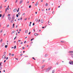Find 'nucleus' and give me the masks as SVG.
<instances>
[{"mask_svg":"<svg viewBox=\"0 0 73 73\" xmlns=\"http://www.w3.org/2000/svg\"><path fill=\"white\" fill-rule=\"evenodd\" d=\"M51 68H52V67H48L47 69L46 70V72H48V71H49V70H50Z\"/></svg>","mask_w":73,"mask_h":73,"instance_id":"nucleus-1","label":"nucleus"},{"mask_svg":"<svg viewBox=\"0 0 73 73\" xmlns=\"http://www.w3.org/2000/svg\"><path fill=\"white\" fill-rule=\"evenodd\" d=\"M23 2V0H21L19 2V4H21Z\"/></svg>","mask_w":73,"mask_h":73,"instance_id":"nucleus-2","label":"nucleus"},{"mask_svg":"<svg viewBox=\"0 0 73 73\" xmlns=\"http://www.w3.org/2000/svg\"><path fill=\"white\" fill-rule=\"evenodd\" d=\"M70 63V64H73V61H70V63Z\"/></svg>","mask_w":73,"mask_h":73,"instance_id":"nucleus-3","label":"nucleus"},{"mask_svg":"<svg viewBox=\"0 0 73 73\" xmlns=\"http://www.w3.org/2000/svg\"><path fill=\"white\" fill-rule=\"evenodd\" d=\"M16 11H17V9H14L13 11V12H16Z\"/></svg>","mask_w":73,"mask_h":73,"instance_id":"nucleus-4","label":"nucleus"},{"mask_svg":"<svg viewBox=\"0 0 73 73\" xmlns=\"http://www.w3.org/2000/svg\"><path fill=\"white\" fill-rule=\"evenodd\" d=\"M37 5H38V2H36V4H35V6H37Z\"/></svg>","mask_w":73,"mask_h":73,"instance_id":"nucleus-5","label":"nucleus"},{"mask_svg":"<svg viewBox=\"0 0 73 73\" xmlns=\"http://www.w3.org/2000/svg\"><path fill=\"white\" fill-rule=\"evenodd\" d=\"M5 57V55H4L2 56V58H4Z\"/></svg>","mask_w":73,"mask_h":73,"instance_id":"nucleus-6","label":"nucleus"},{"mask_svg":"<svg viewBox=\"0 0 73 73\" xmlns=\"http://www.w3.org/2000/svg\"><path fill=\"white\" fill-rule=\"evenodd\" d=\"M43 22H44V20H43V19H41V22L42 23H43Z\"/></svg>","mask_w":73,"mask_h":73,"instance_id":"nucleus-7","label":"nucleus"},{"mask_svg":"<svg viewBox=\"0 0 73 73\" xmlns=\"http://www.w3.org/2000/svg\"><path fill=\"white\" fill-rule=\"evenodd\" d=\"M11 17H8V20H11Z\"/></svg>","mask_w":73,"mask_h":73,"instance_id":"nucleus-8","label":"nucleus"},{"mask_svg":"<svg viewBox=\"0 0 73 73\" xmlns=\"http://www.w3.org/2000/svg\"><path fill=\"white\" fill-rule=\"evenodd\" d=\"M25 33H28V30H26L25 31Z\"/></svg>","mask_w":73,"mask_h":73,"instance_id":"nucleus-9","label":"nucleus"},{"mask_svg":"<svg viewBox=\"0 0 73 73\" xmlns=\"http://www.w3.org/2000/svg\"><path fill=\"white\" fill-rule=\"evenodd\" d=\"M45 66L44 65H43L42 66V69H43V68H44V67Z\"/></svg>","mask_w":73,"mask_h":73,"instance_id":"nucleus-10","label":"nucleus"},{"mask_svg":"<svg viewBox=\"0 0 73 73\" xmlns=\"http://www.w3.org/2000/svg\"><path fill=\"white\" fill-rule=\"evenodd\" d=\"M2 47H3V46H4V45H5V43H3V44H2Z\"/></svg>","mask_w":73,"mask_h":73,"instance_id":"nucleus-11","label":"nucleus"},{"mask_svg":"<svg viewBox=\"0 0 73 73\" xmlns=\"http://www.w3.org/2000/svg\"><path fill=\"white\" fill-rule=\"evenodd\" d=\"M34 35H35V36H37V33H35L34 34Z\"/></svg>","mask_w":73,"mask_h":73,"instance_id":"nucleus-12","label":"nucleus"},{"mask_svg":"<svg viewBox=\"0 0 73 73\" xmlns=\"http://www.w3.org/2000/svg\"><path fill=\"white\" fill-rule=\"evenodd\" d=\"M13 19L11 21V23H13Z\"/></svg>","mask_w":73,"mask_h":73,"instance_id":"nucleus-13","label":"nucleus"},{"mask_svg":"<svg viewBox=\"0 0 73 73\" xmlns=\"http://www.w3.org/2000/svg\"><path fill=\"white\" fill-rule=\"evenodd\" d=\"M12 19L13 20H14V19H15V17H12Z\"/></svg>","mask_w":73,"mask_h":73,"instance_id":"nucleus-14","label":"nucleus"},{"mask_svg":"<svg viewBox=\"0 0 73 73\" xmlns=\"http://www.w3.org/2000/svg\"><path fill=\"white\" fill-rule=\"evenodd\" d=\"M54 72H55V70H54L53 71H52V73H54Z\"/></svg>","mask_w":73,"mask_h":73,"instance_id":"nucleus-15","label":"nucleus"},{"mask_svg":"<svg viewBox=\"0 0 73 73\" xmlns=\"http://www.w3.org/2000/svg\"><path fill=\"white\" fill-rule=\"evenodd\" d=\"M13 28H14V27H15V24L14 23L13 24Z\"/></svg>","mask_w":73,"mask_h":73,"instance_id":"nucleus-16","label":"nucleus"},{"mask_svg":"<svg viewBox=\"0 0 73 73\" xmlns=\"http://www.w3.org/2000/svg\"><path fill=\"white\" fill-rule=\"evenodd\" d=\"M69 53H73V51H69Z\"/></svg>","mask_w":73,"mask_h":73,"instance_id":"nucleus-17","label":"nucleus"},{"mask_svg":"<svg viewBox=\"0 0 73 73\" xmlns=\"http://www.w3.org/2000/svg\"><path fill=\"white\" fill-rule=\"evenodd\" d=\"M48 3H46V7H47V6H48Z\"/></svg>","mask_w":73,"mask_h":73,"instance_id":"nucleus-18","label":"nucleus"},{"mask_svg":"<svg viewBox=\"0 0 73 73\" xmlns=\"http://www.w3.org/2000/svg\"><path fill=\"white\" fill-rule=\"evenodd\" d=\"M18 15L20 16V12L18 13Z\"/></svg>","mask_w":73,"mask_h":73,"instance_id":"nucleus-19","label":"nucleus"},{"mask_svg":"<svg viewBox=\"0 0 73 73\" xmlns=\"http://www.w3.org/2000/svg\"><path fill=\"white\" fill-rule=\"evenodd\" d=\"M2 41H3V39H1L0 40L1 42H2Z\"/></svg>","mask_w":73,"mask_h":73,"instance_id":"nucleus-20","label":"nucleus"},{"mask_svg":"<svg viewBox=\"0 0 73 73\" xmlns=\"http://www.w3.org/2000/svg\"><path fill=\"white\" fill-rule=\"evenodd\" d=\"M7 9L6 8L5 10V12H7Z\"/></svg>","mask_w":73,"mask_h":73,"instance_id":"nucleus-21","label":"nucleus"},{"mask_svg":"<svg viewBox=\"0 0 73 73\" xmlns=\"http://www.w3.org/2000/svg\"><path fill=\"white\" fill-rule=\"evenodd\" d=\"M10 16H11V14H9L7 16H8V17H9Z\"/></svg>","mask_w":73,"mask_h":73,"instance_id":"nucleus-22","label":"nucleus"},{"mask_svg":"<svg viewBox=\"0 0 73 73\" xmlns=\"http://www.w3.org/2000/svg\"><path fill=\"white\" fill-rule=\"evenodd\" d=\"M32 7V6L31 5H29V8H31V7Z\"/></svg>","mask_w":73,"mask_h":73,"instance_id":"nucleus-23","label":"nucleus"},{"mask_svg":"<svg viewBox=\"0 0 73 73\" xmlns=\"http://www.w3.org/2000/svg\"><path fill=\"white\" fill-rule=\"evenodd\" d=\"M16 17H19V15H18V14L16 15Z\"/></svg>","mask_w":73,"mask_h":73,"instance_id":"nucleus-24","label":"nucleus"},{"mask_svg":"<svg viewBox=\"0 0 73 73\" xmlns=\"http://www.w3.org/2000/svg\"><path fill=\"white\" fill-rule=\"evenodd\" d=\"M7 47H8V45H5V48H7Z\"/></svg>","mask_w":73,"mask_h":73,"instance_id":"nucleus-25","label":"nucleus"},{"mask_svg":"<svg viewBox=\"0 0 73 73\" xmlns=\"http://www.w3.org/2000/svg\"><path fill=\"white\" fill-rule=\"evenodd\" d=\"M17 1H18V0H16L15 1V3H17Z\"/></svg>","mask_w":73,"mask_h":73,"instance_id":"nucleus-26","label":"nucleus"},{"mask_svg":"<svg viewBox=\"0 0 73 73\" xmlns=\"http://www.w3.org/2000/svg\"><path fill=\"white\" fill-rule=\"evenodd\" d=\"M2 32H3V30L2 29L1 31H0V33H2Z\"/></svg>","mask_w":73,"mask_h":73,"instance_id":"nucleus-27","label":"nucleus"},{"mask_svg":"<svg viewBox=\"0 0 73 73\" xmlns=\"http://www.w3.org/2000/svg\"><path fill=\"white\" fill-rule=\"evenodd\" d=\"M14 33V32H13V31L11 33V35H12V34H13V33Z\"/></svg>","mask_w":73,"mask_h":73,"instance_id":"nucleus-28","label":"nucleus"},{"mask_svg":"<svg viewBox=\"0 0 73 73\" xmlns=\"http://www.w3.org/2000/svg\"><path fill=\"white\" fill-rule=\"evenodd\" d=\"M38 21V19H36V21L37 22Z\"/></svg>","mask_w":73,"mask_h":73,"instance_id":"nucleus-29","label":"nucleus"},{"mask_svg":"<svg viewBox=\"0 0 73 73\" xmlns=\"http://www.w3.org/2000/svg\"><path fill=\"white\" fill-rule=\"evenodd\" d=\"M47 56H48L47 54H46L45 55V57H47Z\"/></svg>","mask_w":73,"mask_h":73,"instance_id":"nucleus-30","label":"nucleus"},{"mask_svg":"<svg viewBox=\"0 0 73 73\" xmlns=\"http://www.w3.org/2000/svg\"><path fill=\"white\" fill-rule=\"evenodd\" d=\"M7 28H8V27H9V25H8L6 27Z\"/></svg>","mask_w":73,"mask_h":73,"instance_id":"nucleus-31","label":"nucleus"},{"mask_svg":"<svg viewBox=\"0 0 73 73\" xmlns=\"http://www.w3.org/2000/svg\"><path fill=\"white\" fill-rule=\"evenodd\" d=\"M34 40V38H33V39H31V41H32V40Z\"/></svg>","mask_w":73,"mask_h":73,"instance_id":"nucleus-32","label":"nucleus"},{"mask_svg":"<svg viewBox=\"0 0 73 73\" xmlns=\"http://www.w3.org/2000/svg\"><path fill=\"white\" fill-rule=\"evenodd\" d=\"M4 15H3L2 16L3 19V18H4Z\"/></svg>","mask_w":73,"mask_h":73,"instance_id":"nucleus-33","label":"nucleus"},{"mask_svg":"<svg viewBox=\"0 0 73 73\" xmlns=\"http://www.w3.org/2000/svg\"><path fill=\"white\" fill-rule=\"evenodd\" d=\"M16 46H14V49H16Z\"/></svg>","mask_w":73,"mask_h":73,"instance_id":"nucleus-34","label":"nucleus"},{"mask_svg":"<svg viewBox=\"0 0 73 73\" xmlns=\"http://www.w3.org/2000/svg\"><path fill=\"white\" fill-rule=\"evenodd\" d=\"M50 24H51L50 22H49V23H48V25H50Z\"/></svg>","mask_w":73,"mask_h":73,"instance_id":"nucleus-35","label":"nucleus"},{"mask_svg":"<svg viewBox=\"0 0 73 73\" xmlns=\"http://www.w3.org/2000/svg\"><path fill=\"white\" fill-rule=\"evenodd\" d=\"M15 15L13 14V17H15Z\"/></svg>","mask_w":73,"mask_h":73,"instance_id":"nucleus-36","label":"nucleus"},{"mask_svg":"<svg viewBox=\"0 0 73 73\" xmlns=\"http://www.w3.org/2000/svg\"><path fill=\"white\" fill-rule=\"evenodd\" d=\"M33 60H36V59L34 58L33 57Z\"/></svg>","mask_w":73,"mask_h":73,"instance_id":"nucleus-37","label":"nucleus"},{"mask_svg":"<svg viewBox=\"0 0 73 73\" xmlns=\"http://www.w3.org/2000/svg\"><path fill=\"white\" fill-rule=\"evenodd\" d=\"M16 38H17V36H15V38L14 39V40H15V39H16Z\"/></svg>","mask_w":73,"mask_h":73,"instance_id":"nucleus-38","label":"nucleus"},{"mask_svg":"<svg viewBox=\"0 0 73 73\" xmlns=\"http://www.w3.org/2000/svg\"><path fill=\"white\" fill-rule=\"evenodd\" d=\"M2 69V67H0V70H1V69Z\"/></svg>","mask_w":73,"mask_h":73,"instance_id":"nucleus-39","label":"nucleus"},{"mask_svg":"<svg viewBox=\"0 0 73 73\" xmlns=\"http://www.w3.org/2000/svg\"><path fill=\"white\" fill-rule=\"evenodd\" d=\"M45 61V60H42V62H44Z\"/></svg>","mask_w":73,"mask_h":73,"instance_id":"nucleus-40","label":"nucleus"},{"mask_svg":"<svg viewBox=\"0 0 73 73\" xmlns=\"http://www.w3.org/2000/svg\"><path fill=\"white\" fill-rule=\"evenodd\" d=\"M60 42H63V43L64 42V41H60Z\"/></svg>","mask_w":73,"mask_h":73,"instance_id":"nucleus-41","label":"nucleus"},{"mask_svg":"<svg viewBox=\"0 0 73 73\" xmlns=\"http://www.w3.org/2000/svg\"><path fill=\"white\" fill-rule=\"evenodd\" d=\"M33 26L34 25H35V23H33Z\"/></svg>","mask_w":73,"mask_h":73,"instance_id":"nucleus-42","label":"nucleus"},{"mask_svg":"<svg viewBox=\"0 0 73 73\" xmlns=\"http://www.w3.org/2000/svg\"><path fill=\"white\" fill-rule=\"evenodd\" d=\"M31 33V32H29V35H30Z\"/></svg>","mask_w":73,"mask_h":73,"instance_id":"nucleus-43","label":"nucleus"},{"mask_svg":"<svg viewBox=\"0 0 73 73\" xmlns=\"http://www.w3.org/2000/svg\"><path fill=\"white\" fill-rule=\"evenodd\" d=\"M11 56H14V54H12L11 55Z\"/></svg>","mask_w":73,"mask_h":73,"instance_id":"nucleus-44","label":"nucleus"},{"mask_svg":"<svg viewBox=\"0 0 73 73\" xmlns=\"http://www.w3.org/2000/svg\"><path fill=\"white\" fill-rule=\"evenodd\" d=\"M25 48V47H23L22 48L23 49H24Z\"/></svg>","mask_w":73,"mask_h":73,"instance_id":"nucleus-45","label":"nucleus"},{"mask_svg":"<svg viewBox=\"0 0 73 73\" xmlns=\"http://www.w3.org/2000/svg\"><path fill=\"white\" fill-rule=\"evenodd\" d=\"M27 20V18H26L25 19V20Z\"/></svg>","mask_w":73,"mask_h":73,"instance_id":"nucleus-46","label":"nucleus"},{"mask_svg":"<svg viewBox=\"0 0 73 73\" xmlns=\"http://www.w3.org/2000/svg\"><path fill=\"white\" fill-rule=\"evenodd\" d=\"M24 15H25V13H24L23 14V15L24 16Z\"/></svg>","mask_w":73,"mask_h":73,"instance_id":"nucleus-47","label":"nucleus"},{"mask_svg":"<svg viewBox=\"0 0 73 73\" xmlns=\"http://www.w3.org/2000/svg\"><path fill=\"white\" fill-rule=\"evenodd\" d=\"M2 8V6H1L0 7V8L1 9V8Z\"/></svg>","mask_w":73,"mask_h":73,"instance_id":"nucleus-48","label":"nucleus"},{"mask_svg":"<svg viewBox=\"0 0 73 73\" xmlns=\"http://www.w3.org/2000/svg\"><path fill=\"white\" fill-rule=\"evenodd\" d=\"M23 55V54H20V56H22V55Z\"/></svg>","mask_w":73,"mask_h":73,"instance_id":"nucleus-49","label":"nucleus"},{"mask_svg":"<svg viewBox=\"0 0 73 73\" xmlns=\"http://www.w3.org/2000/svg\"><path fill=\"white\" fill-rule=\"evenodd\" d=\"M1 16H2V15H1L0 14V17H1Z\"/></svg>","mask_w":73,"mask_h":73,"instance_id":"nucleus-50","label":"nucleus"},{"mask_svg":"<svg viewBox=\"0 0 73 73\" xmlns=\"http://www.w3.org/2000/svg\"><path fill=\"white\" fill-rule=\"evenodd\" d=\"M9 56H11V53H9Z\"/></svg>","mask_w":73,"mask_h":73,"instance_id":"nucleus-51","label":"nucleus"},{"mask_svg":"<svg viewBox=\"0 0 73 73\" xmlns=\"http://www.w3.org/2000/svg\"><path fill=\"white\" fill-rule=\"evenodd\" d=\"M54 11H53L52 12V14H54Z\"/></svg>","mask_w":73,"mask_h":73,"instance_id":"nucleus-52","label":"nucleus"},{"mask_svg":"<svg viewBox=\"0 0 73 73\" xmlns=\"http://www.w3.org/2000/svg\"><path fill=\"white\" fill-rule=\"evenodd\" d=\"M19 31H21V29H20L19 30Z\"/></svg>","mask_w":73,"mask_h":73,"instance_id":"nucleus-53","label":"nucleus"},{"mask_svg":"<svg viewBox=\"0 0 73 73\" xmlns=\"http://www.w3.org/2000/svg\"><path fill=\"white\" fill-rule=\"evenodd\" d=\"M29 27H31V24H30L29 25Z\"/></svg>","mask_w":73,"mask_h":73,"instance_id":"nucleus-54","label":"nucleus"},{"mask_svg":"<svg viewBox=\"0 0 73 73\" xmlns=\"http://www.w3.org/2000/svg\"><path fill=\"white\" fill-rule=\"evenodd\" d=\"M7 1V0H5V2H6V1Z\"/></svg>","mask_w":73,"mask_h":73,"instance_id":"nucleus-55","label":"nucleus"},{"mask_svg":"<svg viewBox=\"0 0 73 73\" xmlns=\"http://www.w3.org/2000/svg\"><path fill=\"white\" fill-rule=\"evenodd\" d=\"M8 57H7L6 58V60H8Z\"/></svg>","mask_w":73,"mask_h":73,"instance_id":"nucleus-56","label":"nucleus"},{"mask_svg":"<svg viewBox=\"0 0 73 73\" xmlns=\"http://www.w3.org/2000/svg\"><path fill=\"white\" fill-rule=\"evenodd\" d=\"M5 35H6L5 34H4L3 35L4 36H5Z\"/></svg>","mask_w":73,"mask_h":73,"instance_id":"nucleus-57","label":"nucleus"},{"mask_svg":"<svg viewBox=\"0 0 73 73\" xmlns=\"http://www.w3.org/2000/svg\"><path fill=\"white\" fill-rule=\"evenodd\" d=\"M20 20V19H18V20L19 21V20Z\"/></svg>","mask_w":73,"mask_h":73,"instance_id":"nucleus-58","label":"nucleus"},{"mask_svg":"<svg viewBox=\"0 0 73 73\" xmlns=\"http://www.w3.org/2000/svg\"><path fill=\"white\" fill-rule=\"evenodd\" d=\"M26 42H27V41H25L24 43L25 44Z\"/></svg>","mask_w":73,"mask_h":73,"instance_id":"nucleus-59","label":"nucleus"},{"mask_svg":"<svg viewBox=\"0 0 73 73\" xmlns=\"http://www.w3.org/2000/svg\"><path fill=\"white\" fill-rule=\"evenodd\" d=\"M13 32L14 33V32H16V31H13Z\"/></svg>","mask_w":73,"mask_h":73,"instance_id":"nucleus-60","label":"nucleus"},{"mask_svg":"<svg viewBox=\"0 0 73 73\" xmlns=\"http://www.w3.org/2000/svg\"><path fill=\"white\" fill-rule=\"evenodd\" d=\"M20 20H22V17H21V18L20 19Z\"/></svg>","mask_w":73,"mask_h":73,"instance_id":"nucleus-61","label":"nucleus"},{"mask_svg":"<svg viewBox=\"0 0 73 73\" xmlns=\"http://www.w3.org/2000/svg\"><path fill=\"white\" fill-rule=\"evenodd\" d=\"M29 3V1H28L27 2V4H28V3Z\"/></svg>","mask_w":73,"mask_h":73,"instance_id":"nucleus-62","label":"nucleus"},{"mask_svg":"<svg viewBox=\"0 0 73 73\" xmlns=\"http://www.w3.org/2000/svg\"><path fill=\"white\" fill-rule=\"evenodd\" d=\"M6 61V60H4V63Z\"/></svg>","mask_w":73,"mask_h":73,"instance_id":"nucleus-63","label":"nucleus"},{"mask_svg":"<svg viewBox=\"0 0 73 73\" xmlns=\"http://www.w3.org/2000/svg\"><path fill=\"white\" fill-rule=\"evenodd\" d=\"M56 64H57V65H58V62H57V63H56Z\"/></svg>","mask_w":73,"mask_h":73,"instance_id":"nucleus-64","label":"nucleus"}]
</instances>
